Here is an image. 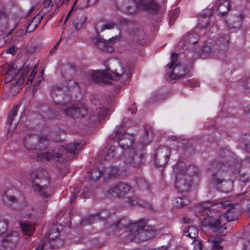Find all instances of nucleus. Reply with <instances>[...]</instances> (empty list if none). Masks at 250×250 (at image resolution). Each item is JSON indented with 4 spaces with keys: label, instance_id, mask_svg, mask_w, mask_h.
Listing matches in <instances>:
<instances>
[{
    "label": "nucleus",
    "instance_id": "obj_1",
    "mask_svg": "<svg viewBox=\"0 0 250 250\" xmlns=\"http://www.w3.org/2000/svg\"><path fill=\"white\" fill-rule=\"evenodd\" d=\"M175 181V187L180 192H186L189 190L193 183V177L198 174V167L194 165L187 167L183 161L178 162L173 168Z\"/></svg>",
    "mask_w": 250,
    "mask_h": 250
},
{
    "label": "nucleus",
    "instance_id": "obj_2",
    "mask_svg": "<svg viewBox=\"0 0 250 250\" xmlns=\"http://www.w3.org/2000/svg\"><path fill=\"white\" fill-rule=\"evenodd\" d=\"M212 205L209 202H204L199 204L198 206L199 211L204 216L203 219V225L206 227H208L213 231L218 232L219 233L224 232V230L226 229L225 225L227 222L226 216L222 214L217 219H214L212 216H210L212 213L211 212V207Z\"/></svg>",
    "mask_w": 250,
    "mask_h": 250
},
{
    "label": "nucleus",
    "instance_id": "obj_3",
    "mask_svg": "<svg viewBox=\"0 0 250 250\" xmlns=\"http://www.w3.org/2000/svg\"><path fill=\"white\" fill-rule=\"evenodd\" d=\"M212 205L209 202H204L199 204L198 206L199 211L204 216L203 219V225L206 227H208L213 231L218 232L219 233L224 232V230L226 229L225 225L227 222L226 216L222 214L217 219H214L212 216H210L212 213L211 212V207Z\"/></svg>",
    "mask_w": 250,
    "mask_h": 250
},
{
    "label": "nucleus",
    "instance_id": "obj_4",
    "mask_svg": "<svg viewBox=\"0 0 250 250\" xmlns=\"http://www.w3.org/2000/svg\"><path fill=\"white\" fill-rule=\"evenodd\" d=\"M212 205L209 202H204L199 204L198 206L199 211L204 216L203 219V225L206 227H208L213 231L218 232L219 233L224 232V230L226 229L225 225L227 222L226 216L222 214L217 219H214L212 216H210L212 213L211 212V207Z\"/></svg>",
    "mask_w": 250,
    "mask_h": 250
},
{
    "label": "nucleus",
    "instance_id": "obj_5",
    "mask_svg": "<svg viewBox=\"0 0 250 250\" xmlns=\"http://www.w3.org/2000/svg\"><path fill=\"white\" fill-rule=\"evenodd\" d=\"M131 66L120 64L115 71L110 70L103 71L102 73L94 71L90 74L91 80L95 83H99L107 78L114 81H121L125 83L128 80L131 76Z\"/></svg>",
    "mask_w": 250,
    "mask_h": 250
},
{
    "label": "nucleus",
    "instance_id": "obj_6",
    "mask_svg": "<svg viewBox=\"0 0 250 250\" xmlns=\"http://www.w3.org/2000/svg\"><path fill=\"white\" fill-rule=\"evenodd\" d=\"M60 227L58 225L54 224L50 229L48 235L44 237L42 242L40 244L36 250H49L50 247L58 248L61 246L62 241L59 238Z\"/></svg>",
    "mask_w": 250,
    "mask_h": 250
},
{
    "label": "nucleus",
    "instance_id": "obj_7",
    "mask_svg": "<svg viewBox=\"0 0 250 250\" xmlns=\"http://www.w3.org/2000/svg\"><path fill=\"white\" fill-rule=\"evenodd\" d=\"M23 142L24 146L29 150H42L47 147L49 140L46 135L39 136L33 134L26 136Z\"/></svg>",
    "mask_w": 250,
    "mask_h": 250
},
{
    "label": "nucleus",
    "instance_id": "obj_8",
    "mask_svg": "<svg viewBox=\"0 0 250 250\" xmlns=\"http://www.w3.org/2000/svg\"><path fill=\"white\" fill-rule=\"evenodd\" d=\"M208 169L212 173L211 176V182L217 188L224 182L229 171L226 169V167L217 160L213 161Z\"/></svg>",
    "mask_w": 250,
    "mask_h": 250
},
{
    "label": "nucleus",
    "instance_id": "obj_9",
    "mask_svg": "<svg viewBox=\"0 0 250 250\" xmlns=\"http://www.w3.org/2000/svg\"><path fill=\"white\" fill-rule=\"evenodd\" d=\"M121 159L126 165H130L133 167H140L145 163V157L143 153L140 151L135 150L133 148L125 151L121 156Z\"/></svg>",
    "mask_w": 250,
    "mask_h": 250
},
{
    "label": "nucleus",
    "instance_id": "obj_10",
    "mask_svg": "<svg viewBox=\"0 0 250 250\" xmlns=\"http://www.w3.org/2000/svg\"><path fill=\"white\" fill-rule=\"evenodd\" d=\"M63 152L62 150L60 149L59 148H57L51 151L39 153L34 159L38 161H42L45 163L53 159L56 161H61V157L62 159L64 158Z\"/></svg>",
    "mask_w": 250,
    "mask_h": 250
},
{
    "label": "nucleus",
    "instance_id": "obj_11",
    "mask_svg": "<svg viewBox=\"0 0 250 250\" xmlns=\"http://www.w3.org/2000/svg\"><path fill=\"white\" fill-rule=\"evenodd\" d=\"M111 139L117 142L120 146L125 149H128L133 141V136L125 133L121 129L115 132L114 135Z\"/></svg>",
    "mask_w": 250,
    "mask_h": 250
},
{
    "label": "nucleus",
    "instance_id": "obj_12",
    "mask_svg": "<svg viewBox=\"0 0 250 250\" xmlns=\"http://www.w3.org/2000/svg\"><path fill=\"white\" fill-rule=\"evenodd\" d=\"M171 151L169 147L165 146H160L155 154V163L159 167L165 166L168 162Z\"/></svg>",
    "mask_w": 250,
    "mask_h": 250
},
{
    "label": "nucleus",
    "instance_id": "obj_13",
    "mask_svg": "<svg viewBox=\"0 0 250 250\" xmlns=\"http://www.w3.org/2000/svg\"><path fill=\"white\" fill-rule=\"evenodd\" d=\"M119 40V38L118 36L112 37L108 41L101 39L100 37H97L93 38L92 42L95 46L104 52H112L113 51V48L110 44H113Z\"/></svg>",
    "mask_w": 250,
    "mask_h": 250
},
{
    "label": "nucleus",
    "instance_id": "obj_14",
    "mask_svg": "<svg viewBox=\"0 0 250 250\" xmlns=\"http://www.w3.org/2000/svg\"><path fill=\"white\" fill-rule=\"evenodd\" d=\"M65 113L74 118H83L87 115V110L82 104H77L66 109Z\"/></svg>",
    "mask_w": 250,
    "mask_h": 250
},
{
    "label": "nucleus",
    "instance_id": "obj_15",
    "mask_svg": "<svg viewBox=\"0 0 250 250\" xmlns=\"http://www.w3.org/2000/svg\"><path fill=\"white\" fill-rule=\"evenodd\" d=\"M229 35L228 31L221 33L217 38V43L219 46L218 52L219 57H222L229 48Z\"/></svg>",
    "mask_w": 250,
    "mask_h": 250
},
{
    "label": "nucleus",
    "instance_id": "obj_16",
    "mask_svg": "<svg viewBox=\"0 0 250 250\" xmlns=\"http://www.w3.org/2000/svg\"><path fill=\"white\" fill-rule=\"evenodd\" d=\"M142 8L149 12L156 13L158 12L159 6L157 0H135Z\"/></svg>",
    "mask_w": 250,
    "mask_h": 250
},
{
    "label": "nucleus",
    "instance_id": "obj_17",
    "mask_svg": "<svg viewBox=\"0 0 250 250\" xmlns=\"http://www.w3.org/2000/svg\"><path fill=\"white\" fill-rule=\"evenodd\" d=\"M188 72V69L187 66L183 63L178 62L173 67L169 78L171 80H176L184 76Z\"/></svg>",
    "mask_w": 250,
    "mask_h": 250
},
{
    "label": "nucleus",
    "instance_id": "obj_18",
    "mask_svg": "<svg viewBox=\"0 0 250 250\" xmlns=\"http://www.w3.org/2000/svg\"><path fill=\"white\" fill-rule=\"evenodd\" d=\"M198 38L197 35L187 34L184 35L181 42L183 49H191L198 42Z\"/></svg>",
    "mask_w": 250,
    "mask_h": 250
},
{
    "label": "nucleus",
    "instance_id": "obj_19",
    "mask_svg": "<svg viewBox=\"0 0 250 250\" xmlns=\"http://www.w3.org/2000/svg\"><path fill=\"white\" fill-rule=\"evenodd\" d=\"M80 144L77 142H74L73 143H69L67 145L66 148H59L60 149L62 150L63 152V159L61 157V161L63 162L67 159H70L73 158V156L76 154L75 151L77 150L78 147Z\"/></svg>",
    "mask_w": 250,
    "mask_h": 250
},
{
    "label": "nucleus",
    "instance_id": "obj_20",
    "mask_svg": "<svg viewBox=\"0 0 250 250\" xmlns=\"http://www.w3.org/2000/svg\"><path fill=\"white\" fill-rule=\"evenodd\" d=\"M242 19L243 16L241 14H231L227 16L226 22L229 28H237L241 25Z\"/></svg>",
    "mask_w": 250,
    "mask_h": 250
},
{
    "label": "nucleus",
    "instance_id": "obj_21",
    "mask_svg": "<svg viewBox=\"0 0 250 250\" xmlns=\"http://www.w3.org/2000/svg\"><path fill=\"white\" fill-rule=\"evenodd\" d=\"M119 3L121 8L128 14H134L137 11L136 2L133 0H120Z\"/></svg>",
    "mask_w": 250,
    "mask_h": 250
},
{
    "label": "nucleus",
    "instance_id": "obj_22",
    "mask_svg": "<svg viewBox=\"0 0 250 250\" xmlns=\"http://www.w3.org/2000/svg\"><path fill=\"white\" fill-rule=\"evenodd\" d=\"M144 223L143 222L129 223L126 228V231L129 232V235L134 236H140L142 229H143Z\"/></svg>",
    "mask_w": 250,
    "mask_h": 250
},
{
    "label": "nucleus",
    "instance_id": "obj_23",
    "mask_svg": "<svg viewBox=\"0 0 250 250\" xmlns=\"http://www.w3.org/2000/svg\"><path fill=\"white\" fill-rule=\"evenodd\" d=\"M217 13L220 17L226 16L231 8L230 1L217 0Z\"/></svg>",
    "mask_w": 250,
    "mask_h": 250
},
{
    "label": "nucleus",
    "instance_id": "obj_24",
    "mask_svg": "<svg viewBox=\"0 0 250 250\" xmlns=\"http://www.w3.org/2000/svg\"><path fill=\"white\" fill-rule=\"evenodd\" d=\"M32 186L35 191L38 192L41 196L44 197H49L52 193L51 188L46 185L42 186L33 181Z\"/></svg>",
    "mask_w": 250,
    "mask_h": 250
},
{
    "label": "nucleus",
    "instance_id": "obj_25",
    "mask_svg": "<svg viewBox=\"0 0 250 250\" xmlns=\"http://www.w3.org/2000/svg\"><path fill=\"white\" fill-rule=\"evenodd\" d=\"M118 149L114 146H106L100 152V155L106 160H110L115 157Z\"/></svg>",
    "mask_w": 250,
    "mask_h": 250
},
{
    "label": "nucleus",
    "instance_id": "obj_26",
    "mask_svg": "<svg viewBox=\"0 0 250 250\" xmlns=\"http://www.w3.org/2000/svg\"><path fill=\"white\" fill-rule=\"evenodd\" d=\"M155 235V231L152 230L149 226L145 225L144 224L139 239L141 241H145L153 238Z\"/></svg>",
    "mask_w": 250,
    "mask_h": 250
},
{
    "label": "nucleus",
    "instance_id": "obj_27",
    "mask_svg": "<svg viewBox=\"0 0 250 250\" xmlns=\"http://www.w3.org/2000/svg\"><path fill=\"white\" fill-rule=\"evenodd\" d=\"M19 240V235L17 231H13L2 238L3 243L5 245L11 244V247H14L18 243Z\"/></svg>",
    "mask_w": 250,
    "mask_h": 250
},
{
    "label": "nucleus",
    "instance_id": "obj_28",
    "mask_svg": "<svg viewBox=\"0 0 250 250\" xmlns=\"http://www.w3.org/2000/svg\"><path fill=\"white\" fill-rule=\"evenodd\" d=\"M211 15L212 13L210 11H208L206 14L200 15L198 18V28L202 29L208 26L210 23L209 18Z\"/></svg>",
    "mask_w": 250,
    "mask_h": 250
},
{
    "label": "nucleus",
    "instance_id": "obj_29",
    "mask_svg": "<svg viewBox=\"0 0 250 250\" xmlns=\"http://www.w3.org/2000/svg\"><path fill=\"white\" fill-rule=\"evenodd\" d=\"M19 108V105H17L15 107H13L11 111L9 114L7 121V123L9 125L8 131V133L11 130H13L18 124L17 122H15L14 125H12V123L14 119V117L17 115Z\"/></svg>",
    "mask_w": 250,
    "mask_h": 250
},
{
    "label": "nucleus",
    "instance_id": "obj_30",
    "mask_svg": "<svg viewBox=\"0 0 250 250\" xmlns=\"http://www.w3.org/2000/svg\"><path fill=\"white\" fill-rule=\"evenodd\" d=\"M107 111V108L101 105L94 111L91 119L93 121H100L105 117Z\"/></svg>",
    "mask_w": 250,
    "mask_h": 250
},
{
    "label": "nucleus",
    "instance_id": "obj_31",
    "mask_svg": "<svg viewBox=\"0 0 250 250\" xmlns=\"http://www.w3.org/2000/svg\"><path fill=\"white\" fill-rule=\"evenodd\" d=\"M115 26V23L113 21H107L103 23L98 22L95 25V29L97 32H103L105 29H111Z\"/></svg>",
    "mask_w": 250,
    "mask_h": 250
},
{
    "label": "nucleus",
    "instance_id": "obj_32",
    "mask_svg": "<svg viewBox=\"0 0 250 250\" xmlns=\"http://www.w3.org/2000/svg\"><path fill=\"white\" fill-rule=\"evenodd\" d=\"M128 223L125 219H121L114 224L110 225V226H106V228H110L113 231H116L118 229H125L127 227Z\"/></svg>",
    "mask_w": 250,
    "mask_h": 250
},
{
    "label": "nucleus",
    "instance_id": "obj_33",
    "mask_svg": "<svg viewBox=\"0 0 250 250\" xmlns=\"http://www.w3.org/2000/svg\"><path fill=\"white\" fill-rule=\"evenodd\" d=\"M116 187L120 197L125 196L130 189V186L128 184L123 182L119 183Z\"/></svg>",
    "mask_w": 250,
    "mask_h": 250
},
{
    "label": "nucleus",
    "instance_id": "obj_34",
    "mask_svg": "<svg viewBox=\"0 0 250 250\" xmlns=\"http://www.w3.org/2000/svg\"><path fill=\"white\" fill-rule=\"evenodd\" d=\"M233 185V180L232 179L224 181L218 188H220V190L224 192H229L232 190Z\"/></svg>",
    "mask_w": 250,
    "mask_h": 250
},
{
    "label": "nucleus",
    "instance_id": "obj_35",
    "mask_svg": "<svg viewBox=\"0 0 250 250\" xmlns=\"http://www.w3.org/2000/svg\"><path fill=\"white\" fill-rule=\"evenodd\" d=\"M42 19V17L40 16L36 15L35 16L27 27L25 33H30L33 31L38 26Z\"/></svg>",
    "mask_w": 250,
    "mask_h": 250
},
{
    "label": "nucleus",
    "instance_id": "obj_36",
    "mask_svg": "<svg viewBox=\"0 0 250 250\" xmlns=\"http://www.w3.org/2000/svg\"><path fill=\"white\" fill-rule=\"evenodd\" d=\"M91 2L89 0H75L73 6L76 10L77 9L82 10L94 4H91Z\"/></svg>",
    "mask_w": 250,
    "mask_h": 250
},
{
    "label": "nucleus",
    "instance_id": "obj_37",
    "mask_svg": "<svg viewBox=\"0 0 250 250\" xmlns=\"http://www.w3.org/2000/svg\"><path fill=\"white\" fill-rule=\"evenodd\" d=\"M215 51V47L212 43H206L203 46L202 52L205 56L213 55Z\"/></svg>",
    "mask_w": 250,
    "mask_h": 250
},
{
    "label": "nucleus",
    "instance_id": "obj_38",
    "mask_svg": "<svg viewBox=\"0 0 250 250\" xmlns=\"http://www.w3.org/2000/svg\"><path fill=\"white\" fill-rule=\"evenodd\" d=\"M23 83L22 79H20L17 81V79H15L12 82V85L10 89L11 93L13 95H16L21 90V85Z\"/></svg>",
    "mask_w": 250,
    "mask_h": 250
},
{
    "label": "nucleus",
    "instance_id": "obj_39",
    "mask_svg": "<svg viewBox=\"0 0 250 250\" xmlns=\"http://www.w3.org/2000/svg\"><path fill=\"white\" fill-rule=\"evenodd\" d=\"M66 86L63 87V91L65 93L79 89L78 83L74 80H70L66 82Z\"/></svg>",
    "mask_w": 250,
    "mask_h": 250
},
{
    "label": "nucleus",
    "instance_id": "obj_40",
    "mask_svg": "<svg viewBox=\"0 0 250 250\" xmlns=\"http://www.w3.org/2000/svg\"><path fill=\"white\" fill-rule=\"evenodd\" d=\"M20 224L23 232L28 236H30L35 230V228L32 224L26 222H21Z\"/></svg>",
    "mask_w": 250,
    "mask_h": 250
},
{
    "label": "nucleus",
    "instance_id": "obj_41",
    "mask_svg": "<svg viewBox=\"0 0 250 250\" xmlns=\"http://www.w3.org/2000/svg\"><path fill=\"white\" fill-rule=\"evenodd\" d=\"M85 21V18L83 15L76 16L73 21V25L76 30L80 29Z\"/></svg>",
    "mask_w": 250,
    "mask_h": 250
},
{
    "label": "nucleus",
    "instance_id": "obj_42",
    "mask_svg": "<svg viewBox=\"0 0 250 250\" xmlns=\"http://www.w3.org/2000/svg\"><path fill=\"white\" fill-rule=\"evenodd\" d=\"M118 192V189L115 186L107 190L105 193V196L109 199H116L120 197Z\"/></svg>",
    "mask_w": 250,
    "mask_h": 250
},
{
    "label": "nucleus",
    "instance_id": "obj_43",
    "mask_svg": "<svg viewBox=\"0 0 250 250\" xmlns=\"http://www.w3.org/2000/svg\"><path fill=\"white\" fill-rule=\"evenodd\" d=\"M235 209L232 207H229V208L227 209L226 213L223 214V215L226 216L227 222L235 220L238 219V216L235 214Z\"/></svg>",
    "mask_w": 250,
    "mask_h": 250
},
{
    "label": "nucleus",
    "instance_id": "obj_44",
    "mask_svg": "<svg viewBox=\"0 0 250 250\" xmlns=\"http://www.w3.org/2000/svg\"><path fill=\"white\" fill-rule=\"evenodd\" d=\"M42 115L44 118H51L53 117V113L51 108L46 105L42 106L40 108Z\"/></svg>",
    "mask_w": 250,
    "mask_h": 250
},
{
    "label": "nucleus",
    "instance_id": "obj_45",
    "mask_svg": "<svg viewBox=\"0 0 250 250\" xmlns=\"http://www.w3.org/2000/svg\"><path fill=\"white\" fill-rule=\"evenodd\" d=\"M23 33V32L22 30H19L17 31L12 36L10 42L13 44H16L20 42L22 40Z\"/></svg>",
    "mask_w": 250,
    "mask_h": 250
},
{
    "label": "nucleus",
    "instance_id": "obj_46",
    "mask_svg": "<svg viewBox=\"0 0 250 250\" xmlns=\"http://www.w3.org/2000/svg\"><path fill=\"white\" fill-rule=\"evenodd\" d=\"M185 233L187 236L191 238H196L198 235V230L195 227L190 226L187 230L185 231Z\"/></svg>",
    "mask_w": 250,
    "mask_h": 250
},
{
    "label": "nucleus",
    "instance_id": "obj_47",
    "mask_svg": "<svg viewBox=\"0 0 250 250\" xmlns=\"http://www.w3.org/2000/svg\"><path fill=\"white\" fill-rule=\"evenodd\" d=\"M102 174V171L98 169H93L89 174V178L92 180L96 181L99 179Z\"/></svg>",
    "mask_w": 250,
    "mask_h": 250
},
{
    "label": "nucleus",
    "instance_id": "obj_48",
    "mask_svg": "<svg viewBox=\"0 0 250 250\" xmlns=\"http://www.w3.org/2000/svg\"><path fill=\"white\" fill-rule=\"evenodd\" d=\"M110 215V213L108 210H104L100 212V213H97L94 214V215L91 216L90 218L92 217H98L99 220H103L108 218Z\"/></svg>",
    "mask_w": 250,
    "mask_h": 250
},
{
    "label": "nucleus",
    "instance_id": "obj_49",
    "mask_svg": "<svg viewBox=\"0 0 250 250\" xmlns=\"http://www.w3.org/2000/svg\"><path fill=\"white\" fill-rule=\"evenodd\" d=\"M93 215L94 214L89 216L88 217L86 218H83L81 221V225L82 226L91 225L92 224L94 223L96 221V220H99L98 217H92L90 218L91 216Z\"/></svg>",
    "mask_w": 250,
    "mask_h": 250
},
{
    "label": "nucleus",
    "instance_id": "obj_50",
    "mask_svg": "<svg viewBox=\"0 0 250 250\" xmlns=\"http://www.w3.org/2000/svg\"><path fill=\"white\" fill-rule=\"evenodd\" d=\"M178 58V55L176 53H173L171 54V62L169 64H168L166 67L168 68L169 69H171L173 67H174L175 64H177L178 62H177Z\"/></svg>",
    "mask_w": 250,
    "mask_h": 250
},
{
    "label": "nucleus",
    "instance_id": "obj_51",
    "mask_svg": "<svg viewBox=\"0 0 250 250\" xmlns=\"http://www.w3.org/2000/svg\"><path fill=\"white\" fill-rule=\"evenodd\" d=\"M243 142L244 144V149L248 153H250V135H245L242 138Z\"/></svg>",
    "mask_w": 250,
    "mask_h": 250
},
{
    "label": "nucleus",
    "instance_id": "obj_52",
    "mask_svg": "<svg viewBox=\"0 0 250 250\" xmlns=\"http://www.w3.org/2000/svg\"><path fill=\"white\" fill-rule=\"evenodd\" d=\"M109 176H117L121 174L120 170L116 166L111 167L110 170L108 171Z\"/></svg>",
    "mask_w": 250,
    "mask_h": 250
},
{
    "label": "nucleus",
    "instance_id": "obj_53",
    "mask_svg": "<svg viewBox=\"0 0 250 250\" xmlns=\"http://www.w3.org/2000/svg\"><path fill=\"white\" fill-rule=\"evenodd\" d=\"M6 69V73L14 79L17 76L19 73V70L15 68L13 66H10V65H8Z\"/></svg>",
    "mask_w": 250,
    "mask_h": 250
},
{
    "label": "nucleus",
    "instance_id": "obj_54",
    "mask_svg": "<svg viewBox=\"0 0 250 250\" xmlns=\"http://www.w3.org/2000/svg\"><path fill=\"white\" fill-rule=\"evenodd\" d=\"M7 224L3 218L0 217V236L2 235L6 231Z\"/></svg>",
    "mask_w": 250,
    "mask_h": 250
},
{
    "label": "nucleus",
    "instance_id": "obj_55",
    "mask_svg": "<svg viewBox=\"0 0 250 250\" xmlns=\"http://www.w3.org/2000/svg\"><path fill=\"white\" fill-rule=\"evenodd\" d=\"M63 91V88L58 85H54L51 87V92L53 95H57L58 93H61Z\"/></svg>",
    "mask_w": 250,
    "mask_h": 250
},
{
    "label": "nucleus",
    "instance_id": "obj_56",
    "mask_svg": "<svg viewBox=\"0 0 250 250\" xmlns=\"http://www.w3.org/2000/svg\"><path fill=\"white\" fill-rule=\"evenodd\" d=\"M191 246L193 248L194 250H202V243L201 241L198 240H194L191 244Z\"/></svg>",
    "mask_w": 250,
    "mask_h": 250
},
{
    "label": "nucleus",
    "instance_id": "obj_57",
    "mask_svg": "<svg viewBox=\"0 0 250 250\" xmlns=\"http://www.w3.org/2000/svg\"><path fill=\"white\" fill-rule=\"evenodd\" d=\"M188 203V200L185 198H179L177 199V203L178 204L177 206L180 208L187 205Z\"/></svg>",
    "mask_w": 250,
    "mask_h": 250
},
{
    "label": "nucleus",
    "instance_id": "obj_58",
    "mask_svg": "<svg viewBox=\"0 0 250 250\" xmlns=\"http://www.w3.org/2000/svg\"><path fill=\"white\" fill-rule=\"evenodd\" d=\"M38 70V66L35 65L34 67L33 68V69L29 75L28 78V83L30 82L31 83L32 82V81L34 79L35 75L36 73H37Z\"/></svg>",
    "mask_w": 250,
    "mask_h": 250
},
{
    "label": "nucleus",
    "instance_id": "obj_59",
    "mask_svg": "<svg viewBox=\"0 0 250 250\" xmlns=\"http://www.w3.org/2000/svg\"><path fill=\"white\" fill-rule=\"evenodd\" d=\"M135 38H136V40L141 42L142 40L145 39V32L143 30H140L138 32V33H137L135 35Z\"/></svg>",
    "mask_w": 250,
    "mask_h": 250
},
{
    "label": "nucleus",
    "instance_id": "obj_60",
    "mask_svg": "<svg viewBox=\"0 0 250 250\" xmlns=\"http://www.w3.org/2000/svg\"><path fill=\"white\" fill-rule=\"evenodd\" d=\"M32 42L36 48L40 47L42 43V39L39 37L33 39Z\"/></svg>",
    "mask_w": 250,
    "mask_h": 250
},
{
    "label": "nucleus",
    "instance_id": "obj_61",
    "mask_svg": "<svg viewBox=\"0 0 250 250\" xmlns=\"http://www.w3.org/2000/svg\"><path fill=\"white\" fill-rule=\"evenodd\" d=\"M212 249L213 250H223V247L220 245L218 241H214L212 242Z\"/></svg>",
    "mask_w": 250,
    "mask_h": 250
},
{
    "label": "nucleus",
    "instance_id": "obj_62",
    "mask_svg": "<svg viewBox=\"0 0 250 250\" xmlns=\"http://www.w3.org/2000/svg\"><path fill=\"white\" fill-rule=\"evenodd\" d=\"M137 184L140 188H147V183L145 180L143 179H140L137 181Z\"/></svg>",
    "mask_w": 250,
    "mask_h": 250
},
{
    "label": "nucleus",
    "instance_id": "obj_63",
    "mask_svg": "<svg viewBox=\"0 0 250 250\" xmlns=\"http://www.w3.org/2000/svg\"><path fill=\"white\" fill-rule=\"evenodd\" d=\"M79 188H76L74 189V191L71 194V196L70 197V202L71 203H72L74 200L76 199V198L77 197V194L79 193Z\"/></svg>",
    "mask_w": 250,
    "mask_h": 250
},
{
    "label": "nucleus",
    "instance_id": "obj_64",
    "mask_svg": "<svg viewBox=\"0 0 250 250\" xmlns=\"http://www.w3.org/2000/svg\"><path fill=\"white\" fill-rule=\"evenodd\" d=\"M249 178L247 174L241 175L240 177V181L243 183H247L249 182Z\"/></svg>",
    "mask_w": 250,
    "mask_h": 250
}]
</instances>
